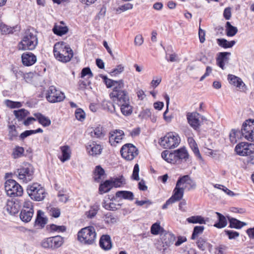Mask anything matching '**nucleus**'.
I'll return each mask as SVG.
<instances>
[{"label":"nucleus","instance_id":"nucleus-1","mask_svg":"<svg viewBox=\"0 0 254 254\" xmlns=\"http://www.w3.org/2000/svg\"><path fill=\"white\" fill-rule=\"evenodd\" d=\"M161 156L167 162L173 164H180L187 162L189 158V153L185 147H181L172 152L168 150L163 151Z\"/></svg>","mask_w":254,"mask_h":254},{"label":"nucleus","instance_id":"nucleus-2","mask_svg":"<svg viewBox=\"0 0 254 254\" xmlns=\"http://www.w3.org/2000/svg\"><path fill=\"white\" fill-rule=\"evenodd\" d=\"M96 233L94 227L88 226L81 229L78 233V240L82 244L92 245L96 239Z\"/></svg>","mask_w":254,"mask_h":254},{"label":"nucleus","instance_id":"nucleus-3","mask_svg":"<svg viewBox=\"0 0 254 254\" xmlns=\"http://www.w3.org/2000/svg\"><path fill=\"white\" fill-rule=\"evenodd\" d=\"M38 44V39L36 35L30 30H26L22 41L18 45L20 50H32L34 49Z\"/></svg>","mask_w":254,"mask_h":254},{"label":"nucleus","instance_id":"nucleus-4","mask_svg":"<svg viewBox=\"0 0 254 254\" xmlns=\"http://www.w3.org/2000/svg\"><path fill=\"white\" fill-rule=\"evenodd\" d=\"M27 191L32 199L37 201L43 200L46 195L45 189L38 183H33L28 185Z\"/></svg>","mask_w":254,"mask_h":254},{"label":"nucleus","instance_id":"nucleus-5","mask_svg":"<svg viewBox=\"0 0 254 254\" xmlns=\"http://www.w3.org/2000/svg\"><path fill=\"white\" fill-rule=\"evenodd\" d=\"M161 237V241L156 244V248L161 254H165L169 252V247L174 243L176 237L170 232L166 233Z\"/></svg>","mask_w":254,"mask_h":254},{"label":"nucleus","instance_id":"nucleus-6","mask_svg":"<svg viewBox=\"0 0 254 254\" xmlns=\"http://www.w3.org/2000/svg\"><path fill=\"white\" fill-rule=\"evenodd\" d=\"M16 173L18 180L21 182L26 184L33 179L34 169L30 164H24L17 169Z\"/></svg>","mask_w":254,"mask_h":254},{"label":"nucleus","instance_id":"nucleus-7","mask_svg":"<svg viewBox=\"0 0 254 254\" xmlns=\"http://www.w3.org/2000/svg\"><path fill=\"white\" fill-rule=\"evenodd\" d=\"M180 143L179 136L174 132H169L160 138L159 144L164 148H173L177 147Z\"/></svg>","mask_w":254,"mask_h":254},{"label":"nucleus","instance_id":"nucleus-8","mask_svg":"<svg viewBox=\"0 0 254 254\" xmlns=\"http://www.w3.org/2000/svg\"><path fill=\"white\" fill-rule=\"evenodd\" d=\"M5 190L10 196H21L23 193L22 187L13 180H8L5 183Z\"/></svg>","mask_w":254,"mask_h":254},{"label":"nucleus","instance_id":"nucleus-9","mask_svg":"<svg viewBox=\"0 0 254 254\" xmlns=\"http://www.w3.org/2000/svg\"><path fill=\"white\" fill-rule=\"evenodd\" d=\"M0 200V205L3 206L10 214L14 215L17 213L19 211L20 205L18 200L13 201L10 199H7L4 197H1Z\"/></svg>","mask_w":254,"mask_h":254},{"label":"nucleus","instance_id":"nucleus-10","mask_svg":"<svg viewBox=\"0 0 254 254\" xmlns=\"http://www.w3.org/2000/svg\"><path fill=\"white\" fill-rule=\"evenodd\" d=\"M241 133L247 140L254 142V120H248L243 124Z\"/></svg>","mask_w":254,"mask_h":254},{"label":"nucleus","instance_id":"nucleus-11","mask_svg":"<svg viewBox=\"0 0 254 254\" xmlns=\"http://www.w3.org/2000/svg\"><path fill=\"white\" fill-rule=\"evenodd\" d=\"M120 152L123 158L127 161L133 160L138 154L137 149L135 146L130 143L123 145Z\"/></svg>","mask_w":254,"mask_h":254},{"label":"nucleus","instance_id":"nucleus-12","mask_svg":"<svg viewBox=\"0 0 254 254\" xmlns=\"http://www.w3.org/2000/svg\"><path fill=\"white\" fill-rule=\"evenodd\" d=\"M235 150L240 156L250 155L254 153V144L242 142L236 146Z\"/></svg>","mask_w":254,"mask_h":254},{"label":"nucleus","instance_id":"nucleus-13","mask_svg":"<svg viewBox=\"0 0 254 254\" xmlns=\"http://www.w3.org/2000/svg\"><path fill=\"white\" fill-rule=\"evenodd\" d=\"M46 99L51 103L61 102L63 100V93L57 90L55 87L51 86L47 91Z\"/></svg>","mask_w":254,"mask_h":254},{"label":"nucleus","instance_id":"nucleus-14","mask_svg":"<svg viewBox=\"0 0 254 254\" xmlns=\"http://www.w3.org/2000/svg\"><path fill=\"white\" fill-rule=\"evenodd\" d=\"M86 150L88 154L93 157L101 154L103 147L95 141H90L85 145Z\"/></svg>","mask_w":254,"mask_h":254},{"label":"nucleus","instance_id":"nucleus-15","mask_svg":"<svg viewBox=\"0 0 254 254\" xmlns=\"http://www.w3.org/2000/svg\"><path fill=\"white\" fill-rule=\"evenodd\" d=\"M113 101L118 105L129 102V98L128 93L126 90L113 92L110 95Z\"/></svg>","mask_w":254,"mask_h":254},{"label":"nucleus","instance_id":"nucleus-16","mask_svg":"<svg viewBox=\"0 0 254 254\" xmlns=\"http://www.w3.org/2000/svg\"><path fill=\"white\" fill-rule=\"evenodd\" d=\"M124 136V132L122 130H115L110 133L109 142L112 145L116 146L117 143L121 142Z\"/></svg>","mask_w":254,"mask_h":254},{"label":"nucleus","instance_id":"nucleus-17","mask_svg":"<svg viewBox=\"0 0 254 254\" xmlns=\"http://www.w3.org/2000/svg\"><path fill=\"white\" fill-rule=\"evenodd\" d=\"M200 115L197 112L189 113L187 115L188 122L194 129H197L200 126Z\"/></svg>","mask_w":254,"mask_h":254},{"label":"nucleus","instance_id":"nucleus-18","mask_svg":"<svg viewBox=\"0 0 254 254\" xmlns=\"http://www.w3.org/2000/svg\"><path fill=\"white\" fill-rule=\"evenodd\" d=\"M176 185L180 188H185V189L187 188V185H189L192 188H194L196 186L189 175H185L180 178L177 182Z\"/></svg>","mask_w":254,"mask_h":254},{"label":"nucleus","instance_id":"nucleus-19","mask_svg":"<svg viewBox=\"0 0 254 254\" xmlns=\"http://www.w3.org/2000/svg\"><path fill=\"white\" fill-rule=\"evenodd\" d=\"M22 62L24 65L30 66L33 65L37 61L36 57L32 53L26 52L21 56Z\"/></svg>","mask_w":254,"mask_h":254},{"label":"nucleus","instance_id":"nucleus-20","mask_svg":"<svg viewBox=\"0 0 254 254\" xmlns=\"http://www.w3.org/2000/svg\"><path fill=\"white\" fill-rule=\"evenodd\" d=\"M100 247L106 251L110 250L112 247L111 237L108 235H103L101 236L99 241Z\"/></svg>","mask_w":254,"mask_h":254},{"label":"nucleus","instance_id":"nucleus-21","mask_svg":"<svg viewBox=\"0 0 254 254\" xmlns=\"http://www.w3.org/2000/svg\"><path fill=\"white\" fill-rule=\"evenodd\" d=\"M228 79L231 84L236 86L239 89H243L244 87L245 86V84L242 80L235 75L229 74L228 76Z\"/></svg>","mask_w":254,"mask_h":254},{"label":"nucleus","instance_id":"nucleus-22","mask_svg":"<svg viewBox=\"0 0 254 254\" xmlns=\"http://www.w3.org/2000/svg\"><path fill=\"white\" fill-rule=\"evenodd\" d=\"M185 188H180L177 185L173 190V194L170 198L175 203L180 200L183 197Z\"/></svg>","mask_w":254,"mask_h":254},{"label":"nucleus","instance_id":"nucleus-23","mask_svg":"<svg viewBox=\"0 0 254 254\" xmlns=\"http://www.w3.org/2000/svg\"><path fill=\"white\" fill-rule=\"evenodd\" d=\"M36 120L44 127H48L51 125V122L50 119L40 113L34 114Z\"/></svg>","mask_w":254,"mask_h":254},{"label":"nucleus","instance_id":"nucleus-24","mask_svg":"<svg viewBox=\"0 0 254 254\" xmlns=\"http://www.w3.org/2000/svg\"><path fill=\"white\" fill-rule=\"evenodd\" d=\"M48 219L44 217V213L42 211L39 210L37 212V218L35 221V224L41 227H44L47 224Z\"/></svg>","mask_w":254,"mask_h":254},{"label":"nucleus","instance_id":"nucleus-25","mask_svg":"<svg viewBox=\"0 0 254 254\" xmlns=\"http://www.w3.org/2000/svg\"><path fill=\"white\" fill-rule=\"evenodd\" d=\"M120 110L123 115L125 116H128L132 113V107L129 104V102H127L120 105Z\"/></svg>","mask_w":254,"mask_h":254},{"label":"nucleus","instance_id":"nucleus-26","mask_svg":"<svg viewBox=\"0 0 254 254\" xmlns=\"http://www.w3.org/2000/svg\"><path fill=\"white\" fill-rule=\"evenodd\" d=\"M90 135L93 138H102L105 135V131L101 126L93 128L90 132Z\"/></svg>","mask_w":254,"mask_h":254},{"label":"nucleus","instance_id":"nucleus-27","mask_svg":"<svg viewBox=\"0 0 254 254\" xmlns=\"http://www.w3.org/2000/svg\"><path fill=\"white\" fill-rule=\"evenodd\" d=\"M198 248L201 251H204L208 249L210 251L212 245L208 243L205 239L201 237L199 238L196 242Z\"/></svg>","mask_w":254,"mask_h":254},{"label":"nucleus","instance_id":"nucleus-28","mask_svg":"<svg viewBox=\"0 0 254 254\" xmlns=\"http://www.w3.org/2000/svg\"><path fill=\"white\" fill-rule=\"evenodd\" d=\"M47 211L49 216L56 218L59 217L61 214V209L53 205L48 206Z\"/></svg>","mask_w":254,"mask_h":254},{"label":"nucleus","instance_id":"nucleus-29","mask_svg":"<svg viewBox=\"0 0 254 254\" xmlns=\"http://www.w3.org/2000/svg\"><path fill=\"white\" fill-rule=\"evenodd\" d=\"M34 211L26 210L25 209H22L20 214V218L21 220L25 222H28L33 217Z\"/></svg>","mask_w":254,"mask_h":254},{"label":"nucleus","instance_id":"nucleus-30","mask_svg":"<svg viewBox=\"0 0 254 254\" xmlns=\"http://www.w3.org/2000/svg\"><path fill=\"white\" fill-rule=\"evenodd\" d=\"M216 214L218 216V222L216 223L214 226L217 228H223L226 226L227 224L226 218L219 212H216Z\"/></svg>","mask_w":254,"mask_h":254},{"label":"nucleus","instance_id":"nucleus-31","mask_svg":"<svg viewBox=\"0 0 254 254\" xmlns=\"http://www.w3.org/2000/svg\"><path fill=\"white\" fill-rule=\"evenodd\" d=\"M116 196L117 197L123 198L125 199H128L132 200L133 199V194L132 192L129 191H118L116 193Z\"/></svg>","mask_w":254,"mask_h":254},{"label":"nucleus","instance_id":"nucleus-32","mask_svg":"<svg viewBox=\"0 0 254 254\" xmlns=\"http://www.w3.org/2000/svg\"><path fill=\"white\" fill-rule=\"evenodd\" d=\"M226 35L228 37H233L238 32V29L236 27L232 25L230 22H227L225 26Z\"/></svg>","mask_w":254,"mask_h":254},{"label":"nucleus","instance_id":"nucleus-33","mask_svg":"<svg viewBox=\"0 0 254 254\" xmlns=\"http://www.w3.org/2000/svg\"><path fill=\"white\" fill-rule=\"evenodd\" d=\"M217 43L219 46L225 49L231 48L236 44L234 40L229 42L225 39H217Z\"/></svg>","mask_w":254,"mask_h":254},{"label":"nucleus","instance_id":"nucleus-34","mask_svg":"<svg viewBox=\"0 0 254 254\" xmlns=\"http://www.w3.org/2000/svg\"><path fill=\"white\" fill-rule=\"evenodd\" d=\"M99 210V205L97 204H94L90 206L88 211L85 212V215L88 218H92L97 214Z\"/></svg>","mask_w":254,"mask_h":254},{"label":"nucleus","instance_id":"nucleus-35","mask_svg":"<svg viewBox=\"0 0 254 254\" xmlns=\"http://www.w3.org/2000/svg\"><path fill=\"white\" fill-rule=\"evenodd\" d=\"M117 206H120V204H116L111 202L110 200H104L103 203V207L107 210L115 211L118 209Z\"/></svg>","mask_w":254,"mask_h":254},{"label":"nucleus","instance_id":"nucleus-36","mask_svg":"<svg viewBox=\"0 0 254 254\" xmlns=\"http://www.w3.org/2000/svg\"><path fill=\"white\" fill-rule=\"evenodd\" d=\"M187 221L189 223H198L200 224H205V221L203 217L201 216H192L190 217H189L187 219Z\"/></svg>","mask_w":254,"mask_h":254},{"label":"nucleus","instance_id":"nucleus-37","mask_svg":"<svg viewBox=\"0 0 254 254\" xmlns=\"http://www.w3.org/2000/svg\"><path fill=\"white\" fill-rule=\"evenodd\" d=\"M104 170L100 166H96L94 174V179L95 181L99 182L100 180L102 179V177L104 176Z\"/></svg>","mask_w":254,"mask_h":254},{"label":"nucleus","instance_id":"nucleus-38","mask_svg":"<svg viewBox=\"0 0 254 254\" xmlns=\"http://www.w3.org/2000/svg\"><path fill=\"white\" fill-rule=\"evenodd\" d=\"M52 241L53 249H57L60 247L63 244V238L60 236L52 237Z\"/></svg>","mask_w":254,"mask_h":254},{"label":"nucleus","instance_id":"nucleus-39","mask_svg":"<svg viewBox=\"0 0 254 254\" xmlns=\"http://www.w3.org/2000/svg\"><path fill=\"white\" fill-rule=\"evenodd\" d=\"M241 135L240 130L238 129H233L231 130L229 134V138L231 142L235 143L237 141Z\"/></svg>","mask_w":254,"mask_h":254},{"label":"nucleus","instance_id":"nucleus-40","mask_svg":"<svg viewBox=\"0 0 254 254\" xmlns=\"http://www.w3.org/2000/svg\"><path fill=\"white\" fill-rule=\"evenodd\" d=\"M112 187V182L106 181L103 184L100 185L99 190L101 193H105L109 191Z\"/></svg>","mask_w":254,"mask_h":254},{"label":"nucleus","instance_id":"nucleus-41","mask_svg":"<svg viewBox=\"0 0 254 254\" xmlns=\"http://www.w3.org/2000/svg\"><path fill=\"white\" fill-rule=\"evenodd\" d=\"M229 54L230 53L227 52H221L219 53V55L218 57L217 58V64L222 69H224V59H225L226 56Z\"/></svg>","mask_w":254,"mask_h":254},{"label":"nucleus","instance_id":"nucleus-42","mask_svg":"<svg viewBox=\"0 0 254 254\" xmlns=\"http://www.w3.org/2000/svg\"><path fill=\"white\" fill-rule=\"evenodd\" d=\"M228 218L229 221L230 227L231 228L239 229V228H242L244 226V225H245L244 223L237 220L235 218H229V217H228Z\"/></svg>","mask_w":254,"mask_h":254},{"label":"nucleus","instance_id":"nucleus-43","mask_svg":"<svg viewBox=\"0 0 254 254\" xmlns=\"http://www.w3.org/2000/svg\"><path fill=\"white\" fill-rule=\"evenodd\" d=\"M18 134V132L16 129L14 125H9L8 126V136L10 140H12L16 138Z\"/></svg>","mask_w":254,"mask_h":254},{"label":"nucleus","instance_id":"nucleus-44","mask_svg":"<svg viewBox=\"0 0 254 254\" xmlns=\"http://www.w3.org/2000/svg\"><path fill=\"white\" fill-rule=\"evenodd\" d=\"M13 114L18 120H21L28 115V112L24 109H22L17 111L14 110Z\"/></svg>","mask_w":254,"mask_h":254},{"label":"nucleus","instance_id":"nucleus-45","mask_svg":"<svg viewBox=\"0 0 254 254\" xmlns=\"http://www.w3.org/2000/svg\"><path fill=\"white\" fill-rule=\"evenodd\" d=\"M64 63L70 61L73 56V52L69 47L64 46Z\"/></svg>","mask_w":254,"mask_h":254},{"label":"nucleus","instance_id":"nucleus-46","mask_svg":"<svg viewBox=\"0 0 254 254\" xmlns=\"http://www.w3.org/2000/svg\"><path fill=\"white\" fill-rule=\"evenodd\" d=\"M204 229V227L203 226H195L193 229L191 239L192 240H194L199 235H200L203 233Z\"/></svg>","mask_w":254,"mask_h":254},{"label":"nucleus","instance_id":"nucleus-47","mask_svg":"<svg viewBox=\"0 0 254 254\" xmlns=\"http://www.w3.org/2000/svg\"><path fill=\"white\" fill-rule=\"evenodd\" d=\"M133 8V4L130 3H127L122 5L116 9V11L117 13H120L121 12L126 11L128 10H130Z\"/></svg>","mask_w":254,"mask_h":254},{"label":"nucleus","instance_id":"nucleus-48","mask_svg":"<svg viewBox=\"0 0 254 254\" xmlns=\"http://www.w3.org/2000/svg\"><path fill=\"white\" fill-rule=\"evenodd\" d=\"M47 229L50 232H62L64 231V226H58L55 224H50L47 226Z\"/></svg>","mask_w":254,"mask_h":254},{"label":"nucleus","instance_id":"nucleus-49","mask_svg":"<svg viewBox=\"0 0 254 254\" xmlns=\"http://www.w3.org/2000/svg\"><path fill=\"white\" fill-rule=\"evenodd\" d=\"M75 116L77 120L82 122L85 118V114L82 109L78 108L75 112Z\"/></svg>","mask_w":254,"mask_h":254},{"label":"nucleus","instance_id":"nucleus-50","mask_svg":"<svg viewBox=\"0 0 254 254\" xmlns=\"http://www.w3.org/2000/svg\"><path fill=\"white\" fill-rule=\"evenodd\" d=\"M214 187L215 188H216V189H218L219 190H221L225 193H226L227 194H228L229 196H234L235 195V193L232 191L229 190L228 188H227L226 187H225L223 185H220V184H215L214 185Z\"/></svg>","mask_w":254,"mask_h":254},{"label":"nucleus","instance_id":"nucleus-51","mask_svg":"<svg viewBox=\"0 0 254 254\" xmlns=\"http://www.w3.org/2000/svg\"><path fill=\"white\" fill-rule=\"evenodd\" d=\"M114 83L113 92H118L123 90H122L124 87V82L123 80L121 79L119 81L115 80Z\"/></svg>","mask_w":254,"mask_h":254},{"label":"nucleus","instance_id":"nucleus-52","mask_svg":"<svg viewBox=\"0 0 254 254\" xmlns=\"http://www.w3.org/2000/svg\"><path fill=\"white\" fill-rule=\"evenodd\" d=\"M24 152V149L22 147L17 146L13 149L12 156L14 158H17L22 156Z\"/></svg>","mask_w":254,"mask_h":254},{"label":"nucleus","instance_id":"nucleus-53","mask_svg":"<svg viewBox=\"0 0 254 254\" xmlns=\"http://www.w3.org/2000/svg\"><path fill=\"white\" fill-rule=\"evenodd\" d=\"M112 187L116 188L121 187L123 185L125 184V180L123 177H121L120 178L115 179L113 182Z\"/></svg>","mask_w":254,"mask_h":254},{"label":"nucleus","instance_id":"nucleus-54","mask_svg":"<svg viewBox=\"0 0 254 254\" xmlns=\"http://www.w3.org/2000/svg\"><path fill=\"white\" fill-rule=\"evenodd\" d=\"M104 220L106 223L113 224L117 222V218L114 217L111 213H107L104 216Z\"/></svg>","mask_w":254,"mask_h":254},{"label":"nucleus","instance_id":"nucleus-55","mask_svg":"<svg viewBox=\"0 0 254 254\" xmlns=\"http://www.w3.org/2000/svg\"><path fill=\"white\" fill-rule=\"evenodd\" d=\"M41 245L44 248L53 249L52 238L50 237L43 240L41 243Z\"/></svg>","mask_w":254,"mask_h":254},{"label":"nucleus","instance_id":"nucleus-56","mask_svg":"<svg viewBox=\"0 0 254 254\" xmlns=\"http://www.w3.org/2000/svg\"><path fill=\"white\" fill-rule=\"evenodd\" d=\"M161 229L160 223L156 222L152 225L151 232L153 235H158Z\"/></svg>","mask_w":254,"mask_h":254},{"label":"nucleus","instance_id":"nucleus-57","mask_svg":"<svg viewBox=\"0 0 254 254\" xmlns=\"http://www.w3.org/2000/svg\"><path fill=\"white\" fill-rule=\"evenodd\" d=\"M125 67L123 64H118L111 72L112 75H116L120 74L124 70Z\"/></svg>","mask_w":254,"mask_h":254},{"label":"nucleus","instance_id":"nucleus-58","mask_svg":"<svg viewBox=\"0 0 254 254\" xmlns=\"http://www.w3.org/2000/svg\"><path fill=\"white\" fill-rule=\"evenodd\" d=\"M5 104L7 107L11 108H19L22 106L20 102H13L8 100L5 101Z\"/></svg>","mask_w":254,"mask_h":254},{"label":"nucleus","instance_id":"nucleus-59","mask_svg":"<svg viewBox=\"0 0 254 254\" xmlns=\"http://www.w3.org/2000/svg\"><path fill=\"white\" fill-rule=\"evenodd\" d=\"M86 75H88L89 77H92L93 76V74L89 67H84L82 69L81 77L83 78Z\"/></svg>","mask_w":254,"mask_h":254},{"label":"nucleus","instance_id":"nucleus-60","mask_svg":"<svg viewBox=\"0 0 254 254\" xmlns=\"http://www.w3.org/2000/svg\"><path fill=\"white\" fill-rule=\"evenodd\" d=\"M139 165L136 164L133 168V173L132 175V178L133 180L138 181L139 180Z\"/></svg>","mask_w":254,"mask_h":254},{"label":"nucleus","instance_id":"nucleus-61","mask_svg":"<svg viewBox=\"0 0 254 254\" xmlns=\"http://www.w3.org/2000/svg\"><path fill=\"white\" fill-rule=\"evenodd\" d=\"M53 31L55 34L59 36L64 35V27L55 25L53 28Z\"/></svg>","mask_w":254,"mask_h":254},{"label":"nucleus","instance_id":"nucleus-62","mask_svg":"<svg viewBox=\"0 0 254 254\" xmlns=\"http://www.w3.org/2000/svg\"><path fill=\"white\" fill-rule=\"evenodd\" d=\"M151 115V112L150 110L149 109H145L140 113L139 117L143 119H146L150 117Z\"/></svg>","mask_w":254,"mask_h":254},{"label":"nucleus","instance_id":"nucleus-63","mask_svg":"<svg viewBox=\"0 0 254 254\" xmlns=\"http://www.w3.org/2000/svg\"><path fill=\"white\" fill-rule=\"evenodd\" d=\"M101 77L104 79V82L108 88H110L114 86V82H115V80L109 79L106 76L102 75H101Z\"/></svg>","mask_w":254,"mask_h":254},{"label":"nucleus","instance_id":"nucleus-64","mask_svg":"<svg viewBox=\"0 0 254 254\" xmlns=\"http://www.w3.org/2000/svg\"><path fill=\"white\" fill-rule=\"evenodd\" d=\"M227 247L224 245H220L215 248V254H225Z\"/></svg>","mask_w":254,"mask_h":254}]
</instances>
